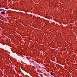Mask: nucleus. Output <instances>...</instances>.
<instances>
[{
    "label": "nucleus",
    "mask_w": 77,
    "mask_h": 77,
    "mask_svg": "<svg viewBox=\"0 0 77 77\" xmlns=\"http://www.w3.org/2000/svg\"><path fill=\"white\" fill-rule=\"evenodd\" d=\"M0 19H1V20H2L3 21H6V19H5L3 18H0Z\"/></svg>",
    "instance_id": "obj_1"
},
{
    "label": "nucleus",
    "mask_w": 77,
    "mask_h": 77,
    "mask_svg": "<svg viewBox=\"0 0 77 77\" xmlns=\"http://www.w3.org/2000/svg\"><path fill=\"white\" fill-rule=\"evenodd\" d=\"M1 14H3V15H4V14H5V13L3 11L1 12Z\"/></svg>",
    "instance_id": "obj_2"
},
{
    "label": "nucleus",
    "mask_w": 77,
    "mask_h": 77,
    "mask_svg": "<svg viewBox=\"0 0 77 77\" xmlns=\"http://www.w3.org/2000/svg\"><path fill=\"white\" fill-rule=\"evenodd\" d=\"M0 8H2V5H0Z\"/></svg>",
    "instance_id": "obj_4"
},
{
    "label": "nucleus",
    "mask_w": 77,
    "mask_h": 77,
    "mask_svg": "<svg viewBox=\"0 0 77 77\" xmlns=\"http://www.w3.org/2000/svg\"><path fill=\"white\" fill-rule=\"evenodd\" d=\"M51 75H53V74H54V73H53V72H51Z\"/></svg>",
    "instance_id": "obj_3"
}]
</instances>
